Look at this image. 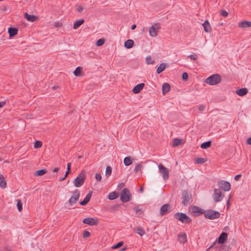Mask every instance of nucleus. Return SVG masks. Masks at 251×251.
<instances>
[{"instance_id": "obj_4", "label": "nucleus", "mask_w": 251, "mask_h": 251, "mask_svg": "<svg viewBox=\"0 0 251 251\" xmlns=\"http://www.w3.org/2000/svg\"><path fill=\"white\" fill-rule=\"evenodd\" d=\"M86 178L85 172L84 171H82L78 175V176L74 180V184L76 187H79L81 186L84 183Z\"/></svg>"}, {"instance_id": "obj_32", "label": "nucleus", "mask_w": 251, "mask_h": 251, "mask_svg": "<svg viewBox=\"0 0 251 251\" xmlns=\"http://www.w3.org/2000/svg\"><path fill=\"white\" fill-rule=\"evenodd\" d=\"M206 161V159L204 158L198 157L197 158L195 159L194 162L196 164H201L205 163Z\"/></svg>"}, {"instance_id": "obj_37", "label": "nucleus", "mask_w": 251, "mask_h": 251, "mask_svg": "<svg viewBox=\"0 0 251 251\" xmlns=\"http://www.w3.org/2000/svg\"><path fill=\"white\" fill-rule=\"evenodd\" d=\"M136 232L140 235L141 236H142L143 235L145 234V231L141 227H138L136 229Z\"/></svg>"}, {"instance_id": "obj_41", "label": "nucleus", "mask_w": 251, "mask_h": 251, "mask_svg": "<svg viewBox=\"0 0 251 251\" xmlns=\"http://www.w3.org/2000/svg\"><path fill=\"white\" fill-rule=\"evenodd\" d=\"M124 244V242L123 241H120L116 244L115 245L113 246L111 248L112 249H119L121 247H122Z\"/></svg>"}, {"instance_id": "obj_26", "label": "nucleus", "mask_w": 251, "mask_h": 251, "mask_svg": "<svg viewBox=\"0 0 251 251\" xmlns=\"http://www.w3.org/2000/svg\"><path fill=\"white\" fill-rule=\"evenodd\" d=\"M248 89L246 88L236 90V93L240 96H244L248 93Z\"/></svg>"}, {"instance_id": "obj_5", "label": "nucleus", "mask_w": 251, "mask_h": 251, "mask_svg": "<svg viewBox=\"0 0 251 251\" xmlns=\"http://www.w3.org/2000/svg\"><path fill=\"white\" fill-rule=\"evenodd\" d=\"M191 215L194 217H198L204 214V210L201 207L196 206L192 205L189 210Z\"/></svg>"}, {"instance_id": "obj_52", "label": "nucleus", "mask_w": 251, "mask_h": 251, "mask_svg": "<svg viewBox=\"0 0 251 251\" xmlns=\"http://www.w3.org/2000/svg\"><path fill=\"white\" fill-rule=\"evenodd\" d=\"M205 108V106L203 105H200L199 107V110L201 111H203Z\"/></svg>"}, {"instance_id": "obj_30", "label": "nucleus", "mask_w": 251, "mask_h": 251, "mask_svg": "<svg viewBox=\"0 0 251 251\" xmlns=\"http://www.w3.org/2000/svg\"><path fill=\"white\" fill-rule=\"evenodd\" d=\"M118 193H117L116 192H112L109 194V195L108 196V198L110 200H115V199H116L118 197Z\"/></svg>"}, {"instance_id": "obj_46", "label": "nucleus", "mask_w": 251, "mask_h": 251, "mask_svg": "<svg viewBox=\"0 0 251 251\" xmlns=\"http://www.w3.org/2000/svg\"><path fill=\"white\" fill-rule=\"evenodd\" d=\"M220 14H221V16L226 17L227 16L228 13H227V12L226 10H225L224 9H222L221 11Z\"/></svg>"}, {"instance_id": "obj_39", "label": "nucleus", "mask_w": 251, "mask_h": 251, "mask_svg": "<svg viewBox=\"0 0 251 251\" xmlns=\"http://www.w3.org/2000/svg\"><path fill=\"white\" fill-rule=\"evenodd\" d=\"M151 60V57L150 56H148L146 58V62L147 64H153L155 63L154 60Z\"/></svg>"}, {"instance_id": "obj_57", "label": "nucleus", "mask_w": 251, "mask_h": 251, "mask_svg": "<svg viewBox=\"0 0 251 251\" xmlns=\"http://www.w3.org/2000/svg\"><path fill=\"white\" fill-rule=\"evenodd\" d=\"M59 170V168L56 167L54 169H53V172L54 173H57Z\"/></svg>"}, {"instance_id": "obj_12", "label": "nucleus", "mask_w": 251, "mask_h": 251, "mask_svg": "<svg viewBox=\"0 0 251 251\" xmlns=\"http://www.w3.org/2000/svg\"><path fill=\"white\" fill-rule=\"evenodd\" d=\"M158 169L159 172L162 176L163 179L164 180L168 179L169 178V170L161 164H160L158 165Z\"/></svg>"}, {"instance_id": "obj_48", "label": "nucleus", "mask_w": 251, "mask_h": 251, "mask_svg": "<svg viewBox=\"0 0 251 251\" xmlns=\"http://www.w3.org/2000/svg\"><path fill=\"white\" fill-rule=\"evenodd\" d=\"M83 238H87L90 236V233L89 231L85 230L83 233Z\"/></svg>"}, {"instance_id": "obj_42", "label": "nucleus", "mask_w": 251, "mask_h": 251, "mask_svg": "<svg viewBox=\"0 0 251 251\" xmlns=\"http://www.w3.org/2000/svg\"><path fill=\"white\" fill-rule=\"evenodd\" d=\"M42 146V143L40 141H36L34 143V147L36 149L41 148Z\"/></svg>"}, {"instance_id": "obj_13", "label": "nucleus", "mask_w": 251, "mask_h": 251, "mask_svg": "<svg viewBox=\"0 0 251 251\" xmlns=\"http://www.w3.org/2000/svg\"><path fill=\"white\" fill-rule=\"evenodd\" d=\"M159 28V24H155L154 25H152L149 28V35L151 37H156L157 35V32H158V29Z\"/></svg>"}, {"instance_id": "obj_9", "label": "nucleus", "mask_w": 251, "mask_h": 251, "mask_svg": "<svg viewBox=\"0 0 251 251\" xmlns=\"http://www.w3.org/2000/svg\"><path fill=\"white\" fill-rule=\"evenodd\" d=\"M227 239V233L226 232H222L219 237L217 239L216 242L213 243L207 249V251H208L210 249L214 247L216 243L217 242L220 244H223L226 242Z\"/></svg>"}, {"instance_id": "obj_10", "label": "nucleus", "mask_w": 251, "mask_h": 251, "mask_svg": "<svg viewBox=\"0 0 251 251\" xmlns=\"http://www.w3.org/2000/svg\"><path fill=\"white\" fill-rule=\"evenodd\" d=\"M217 185L220 189L225 191H228L230 190V184L226 181L221 180L218 181Z\"/></svg>"}, {"instance_id": "obj_3", "label": "nucleus", "mask_w": 251, "mask_h": 251, "mask_svg": "<svg viewBox=\"0 0 251 251\" xmlns=\"http://www.w3.org/2000/svg\"><path fill=\"white\" fill-rule=\"evenodd\" d=\"M182 204L186 206L192 201L191 194L188 190H184L181 193Z\"/></svg>"}, {"instance_id": "obj_43", "label": "nucleus", "mask_w": 251, "mask_h": 251, "mask_svg": "<svg viewBox=\"0 0 251 251\" xmlns=\"http://www.w3.org/2000/svg\"><path fill=\"white\" fill-rule=\"evenodd\" d=\"M133 210L136 212V213L137 214H142L143 212L142 209L141 208H139L138 206H135L133 208Z\"/></svg>"}, {"instance_id": "obj_55", "label": "nucleus", "mask_w": 251, "mask_h": 251, "mask_svg": "<svg viewBox=\"0 0 251 251\" xmlns=\"http://www.w3.org/2000/svg\"><path fill=\"white\" fill-rule=\"evenodd\" d=\"M6 104L5 101H0V108L3 107Z\"/></svg>"}, {"instance_id": "obj_25", "label": "nucleus", "mask_w": 251, "mask_h": 251, "mask_svg": "<svg viewBox=\"0 0 251 251\" xmlns=\"http://www.w3.org/2000/svg\"><path fill=\"white\" fill-rule=\"evenodd\" d=\"M84 22V20L83 19L77 20L75 21L74 24L73 28L75 29L78 28Z\"/></svg>"}, {"instance_id": "obj_50", "label": "nucleus", "mask_w": 251, "mask_h": 251, "mask_svg": "<svg viewBox=\"0 0 251 251\" xmlns=\"http://www.w3.org/2000/svg\"><path fill=\"white\" fill-rule=\"evenodd\" d=\"M188 57H189L192 60H196L197 59V55L196 54H191L188 56Z\"/></svg>"}, {"instance_id": "obj_49", "label": "nucleus", "mask_w": 251, "mask_h": 251, "mask_svg": "<svg viewBox=\"0 0 251 251\" xmlns=\"http://www.w3.org/2000/svg\"><path fill=\"white\" fill-rule=\"evenodd\" d=\"M54 26L56 28L60 27L62 26V24L60 22H56L54 23Z\"/></svg>"}, {"instance_id": "obj_11", "label": "nucleus", "mask_w": 251, "mask_h": 251, "mask_svg": "<svg viewBox=\"0 0 251 251\" xmlns=\"http://www.w3.org/2000/svg\"><path fill=\"white\" fill-rule=\"evenodd\" d=\"M224 197L220 189H215L213 194V198L215 202H217L222 201Z\"/></svg>"}, {"instance_id": "obj_21", "label": "nucleus", "mask_w": 251, "mask_h": 251, "mask_svg": "<svg viewBox=\"0 0 251 251\" xmlns=\"http://www.w3.org/2000/svg\"><path fill=\"white\" fill-rule=\"evenodd\" d=\"M239 26L241 28H246L251 27V22L244 21L239 23Z\"/></svg>"}, {"instance_id": "obj_63", "label": "nucleus", "mask_w": 251, "mask_h": 251, "mask_svg": "<svg viewBox=\"0 0 251 251\" xmlns=\"http://www.w3.org/2000/svg\"><path fill=\"white\" fill-rule=\"evenodd\" d=\"M59 87L58 86H54L52 87V89L53 90H56V89H57Z\"/></svg>"}, {"instance_id": "obj_15", "label": "nucleus", "mask_w": 251, "mask_h": 251, "mask_svg": "<svg viewBox=\"0 0 251 251\" xmlns=\"http://www.w3.org/2000/svg\"><path fill=\"white\" fill-rule=\"evenodd\" d=\"M171 211V206L169 204H163L160 208V215L163 216Z\"/></svg>"}, {"instance_id": "obj_14", "label": "nucleus", "mask_w": 251, "mask_h": 251, "mask_svg": "<svg viewBox=\"0 0 251 251\" xmlns=\"http://www.w3.org/2000/svg\"><path fill=\"white\" fill-rule=\"evenodd\" d=\"M82 222L83 224H87L89 226H97L98 224L97 219L92 217L85 218L83 219Z\"/></svg>"}, {"instance_id": "obj_27", "label": "nucleus", "mask_w": 251, "mask_h": 251, "mask_svg": "<svg viewBox=\"0 0 251 251\" xmlns=\"http://www.w3.org/2000/svg\"><path fill=\"white\" fill-rule=\"evenodd\" d=\"M47 172L48 171L46 169H41L35 171L34 173V175L35 176H41L45 175Z\"/></svg>"}, {"instance_id": "obj_1", "label": "nucleus", "mask_w": 251, "mask_h": 251, "mask_svg": "<svg viewBox=\"0 0 251 251\" xmlns=\"http://www.w3.org/2000/svg\"><path fill=\"white\" fill-rule=\"evenodd\" d=\"M221 77L219 74H214L207 78L204 80L205 83L210 85H215L220 83L221 81Z\"/></svg>"}, {"instance_id": "obj_44", "label": "nucleus", "mask_w": 251, "mask_h": 251, "mask_svg": "<svg viewBox=\"0 0 251 251\" xmlns=\"http://www.w3.org/2000/svg\"><path fill=\"white\" fill-rule=\"evenodd\" d=\"M22 205H23L22 202H21V201L20 200H18V201H17V206L18 210L19 211H21L22 210V209H23Z\"/></svg>"}, {"instance_id": "obj_64", "label": "nucleus", "mask_w": 251, "mask_h": 251, "mask_svg": "<svg viewBox=\"0 0 251 251\" xmlns=\"http://www.w3.org/2000/svg\"><path fill=\"white\" fill-rule=\"evenodd\" d=\"M6 10H7V8H6V7L5 6V7H4L3 8V9H2V10L3 11H6Z\"/></svg>"}, {"instance_id": "obj_29", "label": "nucleus", "mask_w": 251, "mask_h": 251, "mask_svg": "<svg viewBox=\"0 0 251 251\" xmlns=\"http://www.w3.org/2000/svg\"><path fill=\"white\" fill-rule=\"evenodd\" d=\"M166 64L165 63L161 64L157 68L156 73L158 74H159L161 72H162L166 68Z\"/></svg>"}, {"instance_id": "obj_45", "label": "nucleus", "mask_w": 251, "mask_h": 251, "mask_svg": "<svg viewBox=\"0 0 251 251\" xmlns=\"http://www.w3.org/2000/svg\"><path fill=\"white\" fill-rule=\"evenodd\" d=\"M142 168V166L141 164H138L135 166L134 171L135 173H137L139 171L141 170Z\"/></svg>"}, {"instance_id": "obj_38", "label": "nucleus", "mask_w": 251, "mask_h": 251, "mask_svg": "<svg viewBox=\"0 0 251 251\" xmlns=\"http://www.w3.org/2000/svg\"><path fill=\"white\" fill-rule=\"evenodd\" d=\"M95 178L97 182H100L101 181V175L100 172L96 173L95 175Z\"/></svg>"}, {"instance_id": "obj_18", "label": "nucleus", "mask_w": 251, "mask_h": 251, "mask_svg": "<svg viewBox=\"0 0 251 251\" xmlns=\"http://www.w3.org/2000/svg\"><path fill=\"white\" fill-rule=\"evenodd\" d=\"M18 30L17 28L10 27L8 29V32L9 34L10 37H13L15 36L18 33Z\"/></svg>"}, {"instance_id": "obj_36", "label": "nucleus", "mask_w": 251, "mask_h": 251, "mask_svg": "<svg viewBox=\"0 0 251 251\" xmlns=\"http://www.w3.org/2000/svg\"><path fill=\"white\" fill-rule=\"evenodd\" d=\"M112 173V168L110 166H107L105 170V176L107 177L109 176Z\"/></svg>"}, {"instance_id": "obj_34", "label": "nucleus", "mask_w": 251, "mask_h": 251, "mask_svg": "<svg viewBox=\"0 0 251 251\" xmlns=\"http://www.w3.org/2000/svg\"><path fill=\"white\" fill-rule=\"evenodd\" d=\"M124 164L126 166H129L132 163V161L130 159V157H126L124 159Z\"/></svg>"}, {"instance_id": "obj_53", "label": "nucleus", "mask_w": 251, "mask_h": 251, "mask_svg": "<svg viewBox=\"0 0 251 251\" xmlns=\"http://www.w3.org/2000/svg\"><path fill=\"white\" fill-rule=\"evenodd\" d=\"M241 175H238L234 176V179L235 180L237 181L241 178Z\"/></svg>"}, {"instance_id": "obj_40", "label": "nucleus", "mask_w": 251, "mask_h": 251, "mask_svg": "<svg viewBox=\"0 0 251 251\" xmlns=\"http://www.w3.org/2000/svg\"><path fill=\"white\" fill-rule=\"evenodd\" d=\"M105 40L104 39H100L96 42V45L98 47L103 45L104 43Z\"/></svg>"}, {"instance_id": "obj_61", "label": "nucleus", "mask_w": 251, "mask_h": 251, "mask_svg": "<svg viewBox=\"0 0 251 251\" xmlns=\"http://www.w3.org/2000/svg\"><path fill=\"white\" fill-rule=\"evenodd\" d=\"M136 27V25L134 24V25H132V26L131 27V30H134Z\"/></svg>"}, {"instance_id": "obj_17", "label": "nucleus", "mask_w": 251, "mask_h": 251, "mask_svg": "<svg viewBox=\"0 0 251 251\" xmlns=\"http://www.w3.org/2000/svg\"><path fill=\"white\" fill-rule=\"evenodd\" d=\"M24 18L29 22H34L37 19V17L34 15H29L27 13L24 14Z\"/></svg>"}, {"instance_id": "obj_19", "label": "nucleus", "mask_w": 251, "mask_h": 251, "mask_svg": "<svg viewBox=\"0 0 251 251\" xmlns=\"http://www.w3.org/2000/svg\"><path fill=\"white\" fill-rule=\"evenodd\" d=\"M92 197L91 192H89L84 198L82 201H80L79 203L81 205H85L88 203Z\"/></svg>"}, {"instance_id": "obj_54", "label": "nucleus", "mask_w": 251, "mask_h": 251, "mask_svg": "<svg viewBox=\"0 0 251 251\" xmlns=\"http://www.w3.org/2000/svg\"><path fill=\"white\" fill-rule=\"evenodd\" d=\"M247 144L251 145V137L247 140Z\"/></svg>"}, {"instance_id": "obj_28", "label": "nucleus", "mask_w": 251, "mask_h": 251, "mask_svg": "<svg viewBox=\"0 0 251 251\" xmlns=\"http://www.w3.org/2000/svg\"><path fill=\"white\" fill-rule=\"evenodd\" d=\"M211 144L212 142L211 141L204 142L201 145V148L203 149H207L211 147Z\"/></svg>"}, {"instance_id": "obj_31", "label": "nucleus", "mask_w": 251, "mask_h": 251, "mask_svg": "<svg viewBox=\"0 0 251 251\" xmlns=\"http://www.w3.org/2000/svg\"><path fill=\"white\" fill-rule=\"evenodd\" d=\"M6 183L3 176L0 175V186L2 188H4L6 187Z\"/></svg>"}, {"instance_id": "obj_20", "label": "nucleus", "mask_w": 251, "mask_h": 251, "mask_svg": "<svg viewBox=\"0 0 251 251\" xmlns=\"http://www.w3.org/2000/svg\"><path fill=\"white\" fill-rule=\"evenodd\" d=\"M177 237H178L179 242L181 243L184 244L187 241V235H186V234L184 232L182 234H178Z\"/></svg>"}, {"instance_id": "obj_33", "label": "nucleus", "mask_w": 251, "mask_h": 251, "mask_svg": "<svg viewBox=\"0 0 251 251\" xmlns=\"http://www.w3.org/2000/svg\"><path fill=\"white\" fill-rule=\"evenodd\" d=\"M74 74L76 76L81 75V68L77 67L74 71Z\"/></svg>"}, {"instance_id": "obj_35", "label": "nucleus", "mask_w": 251, "mask_h": 251, "mask_svg": "<svg viewBox=\"0 0 251 251\" xmlns=\"http://www.w3.org/2000/svg\"><path fill=\"white\" fill-rule=\"evenodd\" d=\"M181 142H182L181 139L176 138L173 140L172 145L173 147L178 146L181 144Z\"/></svg>"}, {"instance_id": "obj_59", "label": "nucleus", "mask_w": 251, "mask_h": 251, "mask_svg": "<svg viewBox=\"0 0 251 251\" xmlns=\"http://www.w3.org/2000/svg\"><path fill=\"white\" fill-rule=\"evenodd\" d=\"M71 173V170H67V171L66 172V173H65V176H67L68 175Z\"/></svg>"}, {"instance_id": "obj_22", "label": "nucleus", "mask_w": 251, "mask_h": 251, "mask_svg": "<svg viewBox=\"0 0 251 251\" xmlns=\"http://www.w3.org/2000/svg\"><path fill=\"white\" fill-rule=\"evenodd\" d=\"M170 91V85L168 83H164L162 85V93L164 95Z\"/></svg>"}, {"instance_id": "obj_8", "label": "nucleus", "mask_w": 251, "mask_h": 251, "mask_svg": "<svg viewBox=\"0 0 251 251\" xmlns=\"http://www.w3.org/2000/svg\"><path fill=\"white\" fill-rule=\"evenodd\" d=\"M73 195L70 199L66 202V204H68L69 205H73L78 200L80 197V192L78 190L76 189L72 192Z\"/></svg>"}, {"instance_id": "obj_60", "label": "nucleus", "mask_w": 251, "mask_h": 251, "mask_svg": "<svg viewBox=\"0 0 251 251\" xmlns=\"http://www.w3.org/2000/svg\"><path fill=\"white\" fill-rule=\"evenodd\" d=\"M124 183H123V182H122V183H121L119 184V188H122V187H124Z\"/></svg>"}, {"instance_id": "obj_58", "label": "nucleus", "mask_w": 251, "mask_h": 251, "mask_svg": "<svg viewBox=\"0 0 251 251\" xmlns=\"http://www.w3.org/2000/svg\"><path fill=\"white\" fill-rule=\"evenodd\" d=\"M71 163H68L67 164V170H71Z\"/></svg>"}, {"instance_id": "obj_7", "label": "nucleus", "mask_w": 251, "mask_h": 251, "mask_svg": "<svg viewBox=\"0 0 251 251\" xmlns=\"http://www.w3.org/2000/svg\"><path fill=\"white\" fill-rule=\"evenodd\" d=\"M131 194L127 188H124L121 193V201L125 203L129 201L131 199Z\"/></svg>"}, {"instance_id": "obj_47", "label": "nucleus", "mask_w": 251, "mask_h": 251, "mask_svg": "<svg viewBox=\"0 0 251 251\" xmlns=\"http://www.w3.org/2000/svg\"><path fill=\"white\" fill-rule=\"evenodd\" d=\"M188 75L187 73L186 72H184L182 74V78L183 80H187L188 79Z\"/></svg>"}, {"instance_id": "obj_6", "label": "nucleus", "mask_w": 251, "mask_h": 251, "mask_svg": "<svg viewBox=\"0 0 251 251\" xmlns=\"http://www.w3.org/2000/svg\"><path fill=\"white\" fill-rule=\"evenodd\" d=\"M204 216L206 219L214 220L219 218L220 213L218 211L209 209L204 211Z\"/></svg>"}, {"instance_id": "obj_23", "label": "nucleus", "mask_w": 251, "mask_h": 251, "mask_svg": "<svg viewBox=\"0 0 251 251\" xmlns=\"http://www.w3.org/2000/svg\"><path fill=\"white\" fill-rule=\"evenodd\" d=\"M134 41L131 39H128L125 41L124 46L126 48L129 49L133 47Z\"/></svg>"}, {"instance_id": "obj_62", "label": "nucleus", "mask_w": 251, "mask_h": 251, "mask_svg": "<svg viewBox=\"0 0 251 251\" xmlns=\"http://www.w3.org/2000/svg\"><path fill=\"white\" fill-rule=\"evenodd\" d=\"M144 191V188L143 187H141L140 188V192L141 193H143Z\"/></svg>"}, {"instance_id": "obj_2", "label": "nucleus", "mask_w": 251, "mask_h": 251, "mask_svg": "<svg viewBox=\"0 0 251 251\" xmlns=\"http://www.w3.org/2000/svg\"><path fill=\"white\" fill-rule=\"evenodd\" d=\"M174 217L177 220L185 224H188L192 222V219L185 213L182 212H176L174 214Z\"/></svg>"}, {"instance_id": "obj_16", "label": "nucleus", "mask_w": 251, "mask_h": 251, "mask_svg": "<svg viewBox=\"0 0 251 251\" xmlns=\"http://www.w3.org/2000/svg\"><path fill=\"white\" fill-rule=\"evenodd\" d=\"M144 86L145 84L144 83L138 84L133 88L132 92L134 94H138L143 89Z\"/></svg>"}, {"instance_id": "obj_24", "label": "nucleus", "mask_w": 251, "mask_h": 251, "mask_svg": "<svg viewBox=\"0 0 251 251\" xmlns=\"http://www.w3.org/2000/svg\"><path fill=\"white\" fill-rule=\"evenodd\" d=\"M204 30L206 32H210L211 30V26L208 20L205 21L202 24Z\"/></svg>"}, {"instance_id": "obj_51", "label": "nucleus", "mask_w": 251, "mask_h": 251, "mask_svg": "<svg viewBox=\"0 0 251 251\" xmlns=\"http://www.w3.org/2000/svg\"><path fill=\"white\" fill-rule=\"evenodd\" d=\"M83 9V8L81 5H79L77 6V10L79 12H82Z\"/></svg>"}, {"instance_id": "obj_56", "label": "nucleus", "mask_w": 251, "mask_h": 251, "mask_svg": "<svg viewBox=\"0 0 251 251\" xmlns=\"http://www.w3.org/2000/svg\"><path fill=\"white\" fill-rule=\"evenodd\" d=\"M67 176H65V175H64V176L63 177H61V178H60L59 179V181H63V180H65V179H66V178H67Z\"/></svg>"}]
</instances>
